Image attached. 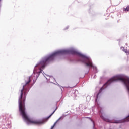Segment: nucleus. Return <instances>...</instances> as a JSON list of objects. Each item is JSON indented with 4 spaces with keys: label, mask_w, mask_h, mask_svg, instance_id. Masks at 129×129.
I'll list each match as a JSON object with an SVG mask.
<instances>
[{
    "label": "nucleus",
    "mask_w": 129,
    "mask_h": 129,
    "mask_svg": "<svg viewBox=\"0 0 129 129\" xmlns=\"http://www.w3.org/2000/svg\"><path fill=\"white\" fill-rule=\"evenodd\" d=\"M124 52H125V53H126V54H127V53H129V52H127V51H126V50L124 51Z\"/></svg>",
    "instance_id": "obj_6"
},
{
    "label": "nucleus",
    "mask_w": 129,
    "mask_h": 129,
    "mask_svg": "<svg viewBox=\"0 0 129 129\" xmlns=\"http://www.w3.org/2000/svg\"><path fill=\"white\" fill-rule=\"evenodd\" d=\"M100 115L102 119L104 121H106V122H110V123H121V121H115V122H112V121L108 119V117L107 116L105 115L104 113L102 112V111H100Z\"/></svg>",
    "instance_id": "obj_3"
},
{
    "label": "nucleus",
    "mask_w": 129,
    "mask_h": 129,
    "mask_svg": "<svg viewBox=\"0 0 129 129\" xmlns=\"http://www.w3.org/2000/svg\"><path fill=\"white\" fill-rule=\"evenodd\" d=\"M100 90H102V88H101L100 89Z\"/></svg>",
    "instance_id": "obj_7"
},
{
    "label": "nucleus",
    "mask_w": 129,
    "mask_h": 129,
    "mask_svg": "<svg viewBox=\"0 0 129 129\" xmlns=\"http://www.w3.org/2000/svg\"><path fill=\"white\" fill-rule=\"evenodd\" d=\"M64 54H71L72 55H77V56H79L82 58H84V63L85 64L86 66L88 67H92V68H94V66L92 64V61L91 59L88 58H85V56L79 52L75 51V50H62L56 51L52 54L48 56H47L43 58L42 60L40 63V66H41V68H45V66L46 65H48L50 62L53 61L54 59H55V57L56 56H58V55H63Z\"/></svg>",
    "instance_id": "obj_2"
},
{
    "label": "nucleus",
    "mask_w": 129,
    "mask_h": 129,
    "mask_svg": "<svg viewBox=\"0 0 129 129\" xmlns=\"http://www.w3.org/2000/svg\"><path fill=\"white\" fill-rule=\"evenodd\" d=\"M56 110H57V108H56L55 110L53 112V113L48 117V118H50V117H51V116H52V115H53L54 113H55V111H56Z\"/></svg>",
    "instance_id": "obj_5"
},
{
    "label": "nucleus",
    "mask_w": 129,
    "mask_h": 129,
    "mask_svg": "<svg viewBox=\"0 0 129 129\" xmlns=\"http://www.w3.org/2000/svg\"><path fill=\"white\" fill-rule=\"evenodd\" d=\"M124 12H128L129 11V6H127L126 8L123 9Z\"/></svg>",
    "instance_id": "obj_4"
},
{
    "label": "nucleus",
    "mask_w": 129,
    "mask_h": 129,
    "mask_svg": "<svg viewBox=\"0 0 129 129\" xmlns=\"http://www.w3.org/2000/svg\"><path fill=\"white\" fill-rule=\"evenodd\" d=\"M31 82V77H29L25 80V84L23 85V88L18 93L19 99L18 103L19 105V111L22 117L26 120L28 124H42L43 122L40 120H35L29 118L26 114V108H25V101L27 97V93L29 92L30 89V83Z\"/></svg>",
    "instance_id": "obj_1"
},
{
    "label": "nucleus",
    "mask_w": 129,
    "mask_h": 129,
    "mask_svg": "<svg viewBox=\"0 0 129 129\" xmlns=\"http://www.w3.org/2000/svg\"><path fill=\"white\" fill-rule=\"evenodd\" d=\"M2 0H0V2Z\"/></svg>",
    "instance_id": "obj_8"
}]
</instances>
